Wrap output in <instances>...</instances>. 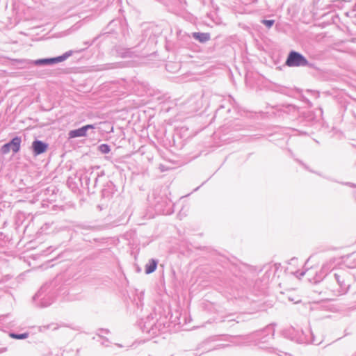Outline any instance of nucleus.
Wrapping results in <instances>:
<instances>
[{
	"label": "nucleus",
	"instance_id": "7ed1b4c3",
	"mask_svg": "<svg viewBox=\"0 0 356 356\" xmlns=\"http://www.w3.org/2000/svg\"><path fill=\"white\" fill-rule=\"evenodd\" d=\"M95 127L92 124H87L79 129L72 130L69 132V137L70 138H74L77 137L86 136L87 131L90 129H94Z\"/></svg>",
	"mask_w": 356,
	"mask_h": 356
},
{
	"label": "nucleus",
	"instance_id": "6e6552de",
	"mask_svg": "<svg viewBox=\"0 0 356 356\" xmlns=\"http://www.w3.org/2000/svg\"><path fill=\"white\" fill-rule=\"evenodd\" d=\"M28 334L27 333H24V334H13V333H11L10 334V337L13 339H26L28 337Z\"/></svg>",
	"mask_w": 356,
	"mask_h": 356
},
{
	"label": "nucleus",
	"instance_id": "39448f33",
	"mask_svg": "<svg viewBox=\"0 0 356 356\" xmlns=\"http://www.w3.org/2000/svg\"><path fill=\"white\" fill-rule=\"evenodd\" d=\"M193 35L196 40H199L201 42H207L210 39V35L209 33H194Z\"/></svg>",
	"mask_w": 356,
	"mask_h": 356
},
{
	"label": "nucleus",
	"instance_id": "9d476101",
	"mask_svg": "<svg viewBox=\"0 0 356 356\" xmlns=\"http://www.w3.org/2000/svg\"><path fill=\"white\" fill-rule=\"evenodd\" d=\"M263 23L268 28L271 27L274 24V20H264Z\"/></svg>",
	"mask_w": 356,
	"mask_h": 356
},
{
	"label": "nucleus",
	"instance_id": "f257e3e1",
	"mask_svg": "<svg viewBox=\"0 0 356 356\" xmlns=\"http://www.w3.org/2000/svg\"><path fill=\"white\" fill-rule=\"evenodd\" d=\"M286 65L289 67L306 66L308 65V61L300 54L291 51L287 58Z\"/></svg>",
	"mask_w": 356,
	"mask_h": 356
},
{
	"label": "nucleus",
	"instance_id": "9b49d317",
	"mask_svg": "<svg viewBox=\"0 0 356 356\" xmlns=\"http://www.w3.org/2000/svg\"><path fill=\"white\" fill-rule=\"evenodd\" d=\"M111 132H113V127H111Z\"/></svg>",
	"mask_w": 356,
	"mask_h": 356
},
{
	"label": "nucleus",
	"instance_id": "423d86ee",
	"mask_svg": "<svg viewBox=\"0 0 356 356\" xmlns=\"http://www.w3.org/2000/svg\"><path fill=\"white\" fill-rule=\"evenodd\" d=\"M157 263L155 260L152 259L145 266V273L147 274L152 273L156 268Z\"/></svg>",
	"mask_w": 356,
	"mask_h": 356
},
{
	"label": "nucleus",
	"instance_id": "20e7f679",
	"mask_svg": "<svg viewBox=\"0 0 356 356\" xmlns=\"http://www.w3.org/2000/svg\"><path fill=\"white\" fill-rule=\"evenodd\" d=\"M32 148L35 155H38L47 150L48 145L40 140H35L32 143Z\"/></svg>",
	"mask_w": 356,
	"mask_h": 356
},
{
	"label": "nucleus",
	"instance_id": "1a4fd4ad",
	"mask_svg": "<svg viewBox=\"0 0 356 356\" xmlns=\"http://www.w3.org/2000/svg\"><path fill=\"white\" fill-rule=\"evenodd\" d=\"M99 149L103 154H108L111 151L109 146L106 144L99 145Z\"/></svg>",
	"mask_w": 356,
	"mask_h": 356
},
{
	"label": "nucleus",
	"instance_id": "0eeeda50",
	"mask_svg": "<svg viewBox=\"0 0 356 356\" xmlns=\"http://www.w3.org/2000/svg\"><path fill=\"white\" fill-rule=\"evenodd\" d=\"M60 59L58 58H50V59H41L35 61L36 64H51L59 61Z\"/></svg>",
	"mask_w": 356,
	"mask_h": 356
},
{
	"label": "nucleus",
	"instance_id": "f03ea898",
	"mask_svg": "<svg viewBox=\"0 0 356 356\" xmlns=\"http://www.w3.org/2000/svg\"><path fill=\"white\" fill-rule=\"evenodd\" d=\"M20 138L15 137L10 141V143L5 144L1 147V152L3 154H8L10 150H12L14 153H17L20 149Z\"/></svg>",
	"mask_w": 356,
	"mask_h": 356
}]
</instances>
